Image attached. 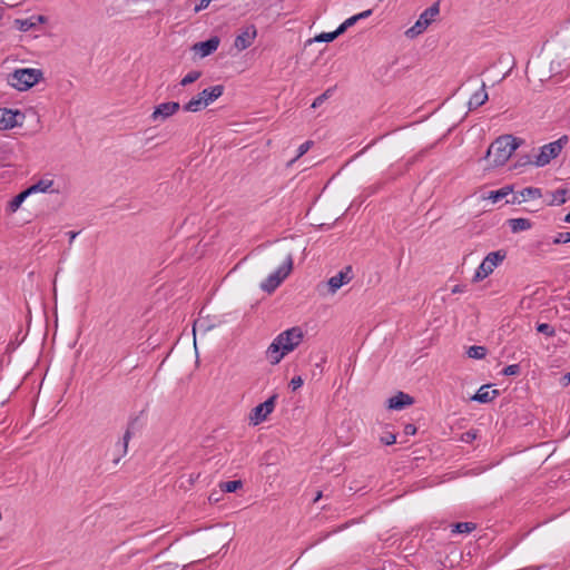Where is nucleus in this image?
Listing matches in <instances>:
<instances>
[{
	"label": "nucleus",
	"instance_id": "9d476101",
	"mask_svg": "<svg viewBox=\"0 0 570 570\" xmlns=\"http://www.w3.org/2000/svg\"><path fill=\"white\" fill-rule=\"evenodd\" d=\"M257 36V29L254 24L244 28L239 35L236 36L234 47L238 51H243L252 46Z\"/></svg>",
	"mask_w": 570,
	"mask_h": 570
},
{
	"label": "nucleus",
	"instance_id": "5701e85b",
	"mask_svg": "<svg viewBox=\"0 0 570 570\" xmlns=\"http://www.w3.org/2000/svg\"><path fill=\"white\" fill-rule=\"evenodd\" d=\"M512 191H513V186L507 185L498 190L490 191L488 198L491 199L493 203H497V202L503 199L504 197H507Z\"/></svg>",
	"mask_w": 570,
	"mask_h": 570
},
{
	"label": "nucleus",
	"instance_id": "473e14b6",
	"mask_svg": "<svg viewBox=\"0 0 570 570\" xmlns=\"http://www.w3.org/2000/svg\"><path fill=\"white\" fill-rule=\"evenodd\" d=\"M537 331L541 334H544L546 336H553L556 331L553 326H551L548 323H540L537 325Z\"/></svg>",
	"mask_w": 570,
	"mask_h": 570
},
{
	"label": "nucleus",
	"instance_id": "a211bd4d",
	"mask_svg": "<svg viewBox=\"0 0 570 570\" xmlns=\"http://www.w3.org/2000/svg\"><path fill=\"white\" fill-rule=\"evenodd\" d=\"M489 99L488 92L485 91V83L482 82L480 90L475 91L469 100V110H474L484 105Z\"/></svg>",
	"mask_w": 570,
	"mask_h": 570
},
{
	"label": "nucleus",
	"instance_id": "c03bdc74",
	"mask_svg": "<svg viewBox=\"0 0 570 570\" xmlns=\"http://www.w3.org/2000/svg\"><path fill=\"white\" fill-rule=\"evenodd\" d=\"M212 0H200L199 3L195 7V12H199L204 9H206Z\"/></svg>",
	"mask_w": 570,
	"mask_h": 570
},
{
	"label": "nucleus",
	"instance_id": "0eeeda50",
	"mask_svg": "<svg viewBox=\"0 0 570 570\" xmlns=\"http://www.w3.org/2000/svg\"><path fill=\"white\" fill-rule=\"evenodd\" d=\"M293 269V257L288 254L285 262L278 267L277 271L272 273L261 285L262 289L272 293L281 283L289 275Z\"/></svg>",
	"mask_w": 570,
	"mask_h": 570
},
{
	"label": "nucleus",
	"instance_id": "f257e3e1",
	"mask_svg": "<svg viewBox=\"0 0 570 570\" xmlns=\"http://www.w3.org/2000/svg\"><path fill=\"white\" fill-rule=\"evenodd\" d=\"M521 144L522 139L512 135L500 136L488 148L485 158L493 155L492 166H503Z\"/></svg>",
	"mask_w": 570,
	"mask_h": 570
},
{
	"label": "nucleus",
	"instance_id": "3c124183",
	"mask_svg": "<svg viewBox=\"0 0 570 570\" xmlns=\"http://www.w3.org/2000/svg\"><path fill=\"white\" fill-rule=\"evenodd\" d=\"M78 234H79V232H73V230H71V232H69V233H68V236H69V243H70V244L72 243V240L76 238V236H77Z\"/></svg>",
	"mask_w": 570,
	"mask_h": 570
},
{
	"label": "nucleus",
	"instance_id": "58836bf2",
	"mask_svg": "<svg viewBox=\"0 0 570 570\" xmlns=\"http://www.w3.org/2000/svg\"><path fill=\"white\" fill-rule=\"evenodd\" d=\"M533 160L534 159H532L531 156L529 155L520 156L517 163L514 164V168L533 165Z\"/></svg>",
	"mask_w": 570,
	"mask_h": 570
},
{
	"label": "nucleus",
	"instance_id": "13d9d810",
	"mask_svg": "<svg viewBox=\"0 0 570 570\" xmlns=\"http://www.w3.org/2000/svg\"><path fill=\"white\" fill-rule=\"evenodd\" d=\"M452 292H453V293H459V292H461L460 286H459V285L454 286V288L452 289Z\"/></svg>",
	"mask_w": 570,
	"mask_h": 570
},
{
	"label": "nucleus",
	"instance_id": "c756f323",
	"mask_svg": "<svg viewBox=\"0 0 570 570\" xmlns=\"http://www.w3.org/2000/svg\"><path fill=\"white\" fill-rule=\"evenodd\" d=\"M202 76V72L199 70H193L190 72H188L181 80H180V85L181 86H188L193 82H195L196 80H198Z\"/></svg>",
	"mask_w": 570,
	"mask_h": 570
},
{
	"label": "nucleus",
	"instance_id": "6e6d98bb",
	"mask_svg": "<svg viewBox=\"0 0 570 570\" xmlns=\"http://www.w3.org/2000/svg\"><path fill=\"white\" fill-rule=\"evenodd\" d=\"M563 220L570 224V212L564 216Z\"/></svg>",
	"mask_w": 570,
	"mask_h": 570
},
{
	"label": "nucleus",
	"instance_id": "72a5a7b5",
	"mask_svg": "<svg viewBox=\"0 0 570 570\" xmlns=\"http://www.w3.org/2000/svg\"><path fill=\"white\" fill-rule=\"evenodd\" d=\"M501 373L505 376L519 375L521 373V367L519 364L508 365L502 370Z\"/></svg>",
	"mask_w": 570,
	"mask_h": 570
},
{
	"label": "nucleus",
	"instance_id": "4c0bfd02",
	"mask_svg": "<svg viewBox=\"0 0 570 570\" xmlns=\"http://www.w3.org/2000/svg\"><path fill=\"white\" fill-rule=\"evenodd\" d=\"M16 24H18V29L21 31H29L35 26L29 19H17Z\"/></svg>",
	"mask_w": 570,
	"mask_h": 570
},
{
	"label": "nucleus",
	"instance_id": "4be33fe9",
	"mask_svg": "<svg viewBox=\"0 0 570 570\" xmlns=\"http://www.w3.org/2000/svg\"><path fill=\"white\" fill-rule=\"evenodd\" d=\"M451 532L454 534L470 533L476 529V524L473 522H458L451 524Z\"/></svg>",
	"mask_w": 570,
	"mask_h": 570
},
{
	"label": "nucleus",
	"instance_id": "423d86ee",
	"mask_svg": "<svg viewBox=\"0 0 570 570\" xmlns=\"http://www.w3.org/2000/svg\"><path fill=\"white\" fill-rule=\"evenodd\" d=\"M440 13V1L434 2L431 7L425 9L410 29L405 31L406 37L413 39L423 33L428 27L435 20Z\"/></svg>",
	"mask_w": 570,
	"mask_h": 570
},
{
	"label": "nucleus",
	"instance_id": "e433bc0d",
	"mask_svg": "<svg viewBox=\"0 0 570 570\" xmlns=\"http://www.w3.org/2000/svg\"><path fill=\"white\" fill-rule=\"evenodd\" d=\"M313 144H314V142H313L312 140H307V141H305L304 144H302V145L298 147V149H297V155H296V157L292 160V163H293V161H295V160H297L298 158H301L303 155H305V154L309 150V148L313 146Z\"/></svg>",
	"mask_w": 570,
	"mask_h": 570
},
{
	"label": "nucleus",
	"instance_id": "393cba45",
	"mask_svg": "<svg viewBox=\"0 0 570 570\" xmlns=\"http://www.w3.org/2000/svg\"><path fill=\"white\" fill-rule=\"evenodd\" d=\"M28 193L27 190H22L20 191L18 195H16L8 204V210L10 213H14L19 209V207L21 206V204L24 202V199L28 197Z\"/></svg>",
	"mask_w": 570,
	"mask_h": 570
},
{
	"label": "nucleus",
	"instance_id": "a19ab883",
	"mask_svg": "<svg viewBox=\"0 0 570 570\" xmlns=\"http://www.w3.org/2000/svg\"><path fill=\"white\" fill-rule=\"evenodd\" d=\"M380 440L385 445H392L396 442V434L387 432L384 435H382Z\"/></svg>",
	"mask_w": 570,
	"mask_h": 570
},
{
	"label": "nucleus",
	"instance_id": "79ce46f5",
	"mask_svg": "<svg viewBox=\"0 0 570 570\" xmlns=\"http://www.w3.org/2000/svg\"><path fill=\"white\" fill-rule=\"evenodd\" d=\"M303 385V379L299 375L294 376L289 382V387L294 392Z\"/></svg>",
	"mask_w": 570,
	"mask_h": 570
},
{
	"label": "nucleus",
	"instance_id": "864d4df0",
	"mask_svg": "<svg viewBox=\"0 0 570 570\" xmlns=\"http://www.w3.org/2000/svg\"><path fill=\"white\" fill-rule=\"evenodd\" d=\"M520 202H521V200H519V199L517 198V196H514L511 200H508L507 203H509V204H515V203H520Z\"/></svg>",
	"mask_w": 570,
	"mask_h": 570
},
{
	"label": "nucleus",
	"instance_id": "ea45409f",
	"mask_svg": "<svg viewBox=\"0 0 570 570\" xmlns=\"http://www.w3.org/2000/svg\"><path fill=\"white\" fill-rule=\"evenodd\" d=\"M478 436L476 431L469 430L461 435V441L464 443H472Z\"/></svg>",
	"mask_w": 570,
	"mask_h": 570
},
{
	"label": "nucleus",
	"instance_id": "a18cd8bd",
	"mask_svg": "<svg viewBox=\"0 0 570 570\" xmlns=\"http://www.w3.org/2000/svg\"><path fill=\"white\" fill-rule=\"evenodd\" d=\"M212 326H207L205 321L203 320H197L195 323H194V331H196L197 328H202L204 331L206 330H209Z\"/></svg>",
	"mask_w": 570,
	"mask_h": 570
},
{
	"label": "nucleus",
	"instance_id": "412c9836",
	"mask_svg": "<svg viewBox=\"0 0 570 570\" xmlns=\"http://www.w3.org/2000/svg\"><path fill=\"white\" fill-rule=\"evenodd\" d=\"M53 185L52 179H40L36 184H32L28 188H26L28 195L35 194V193H46L48 191L51 186Z\"/></svg>",
	"mask_w": 570,
	"mask_h": 570
},
{
	"label": "nucleus",
	"instance_id": "6ab92c4d",
	"mask_svg": "<svg viewBox=\"0 0 570 570\" xmlns=\"http://www.w3.org/2000/svg\"><path fill=\"white\" fill-rule=\"evenodd\" d=\"M570 198V190L567 188H559L551 193V200L548 203L549 206H559L564 204Z\"/></svg>",
	"mask_w": 570,
	"mask_h": 570
},
{
	"label": "nucleus",
	"instance_id": "6e6552de",
	"mask_svg": "<svg viewBox=\"0 0 570 570\" xmlns=\"http://www.w3.org/2000/svg\"><path fill=\"white\" fill-rule=\"evenodd\" d=\"M277 400V394L272 395L268 397L265 402L256 405L250 413V422L254 425H258L259 423L264 422L267 416L274 411L275 403Z\"/></svg>",
	"mask_w": 570,
	"mask_h": 570
},
{
	"label": "nucleus",
	"instance_id": "f8f14e48",
	"mask_svg": "<svg viewBox=\"0 0 570 570\" xmlns=\"http://www.w3.org/2000/svg\"><path fill=\"white\" fill-rule=\"evenodd\" d=\"M220 43V39L217 36H213L205 41H199L193 45L191 50L198 53L202 58L214 53Z\"/></svg>",
	"mask_w": 570,
	"mask_h": 570
},
{
	"label": "nucleus",
	"instance_id": "4468645a",
	"mask_svg": "<svg viewBox=\"0 0 570 570\" xmlns=\"http://www.w3.org/2000/svg\"><path fill=\"white\" fill-rule=\"evenodd\" d=\"M413 403L414 399L411 395L404 392H397L394 396L389 399L387 406L391 410H402Z\"/></svg>",
	"mask_w": 570,
	"mask_h": 570
},
{
	"label": "nucleus",
	"instance_id": "20e7f679",
	"mask_svg": "<svg viewBox=\"0 0 570 570\" xmlns=\"http://www.w3.org/2000/svg\"><path fill=\"white\" fill-rule=\"evenodd\" d=\"M568 136L563 135L556 141L542 146L539 154L534 156L533 165L544 167L550 164L552 159H556L560 155L562 148L568 144Z\"/></svg>",
	"mask_w": 570,
	"mask_h": 570
},
{
	"label": "nucleus",
	"instance_id": "7ed1b4c3",
	"mask_svg": "<svg viewBox=\"0 0 570 570\" xmlns=\"http://www.w3.org/2000/svg\"><path fill=\"white\" fill-rule=\"evenodd\" d=\"M42 77L43 73L40 69L22 68L8 76V83L19 91H24L38 83Z\"/></svg>",
	"mask_w": 570,
	"mask_h": 570
},
{
	"label": "nucleus",
	"instance_id": "603ef678",
	"mask_svg": "<svg viewBox=\"0 0 570 570\" xmlns=\"http://www.w3.org/2000/svg\"><path fill=\"white\" fill-rule=\"evenodd\" d=\"M175 350H176V345H174L169 351L164 352L163 354H165L166 357H169L175 352Z\"/></svg>",
	"mask_w": 570,
	"mask_h": 570
},
{
	"label": "nucleus",
	"instance_id": "8fccbe9b",
	"mask_svg": "<svg viewBox=\"0 0 570 570\" xmlns=\"http://www.w3.org/2000/svg\"><path fill=\"white\" fill-rule=\"evenodd\" d=\"M371 14H372V9H368V10H365V11H363L361 13L355 14V16L358 17V20H361V19L370 17Z\"/></svg>",
	"mask_w": 570,
	"mask_h": 570
},
{
	"label": "nucleus",
	"instance_id": "bf43d9fd",
	"mask_svg": "<svg viewBox=\"0 0 570 570\" xmlns=\"http://www.w3.org/2000/svg\"><path fill=\"white\" fill-rule=\"evenodd\" d=\"M38 355L41 356V353H42V345L38 346Z\"/></svg>",
	"mask_w": 570,
	"mask_h": 570
},
{
	"label": "nucleus",
	"instance_id": "aec40b11",
	"mask_svg": "<svg viewBox=\"0 0 570 570\" xmlns=\"http://www.w3.org/2000/svg\"><path fill=\"white\" fill-rule=\"evenodd\" d=\"M508 225L512 233L528 230L532 227V223L528 218H511L508 220Z\"/></svg>",
	"mask_w": 570,
	"mask_h": 570
},
{
	"label": "nucleus",
	"instance_id": "7c9ffc66",
	"mask_svg": "<svg viewBox=\"0 0 570 570\" xmlns=\"http://www.w3.org/2000/svg\"><path fill=\"white\" fill-rule=\"evenodd\" d=\"M487 353L488 350L485 346L473 345L468 348L466 356H485Z\"/></svg>",
	"mask_w": 570,
	"mask_h": 570
},
{
	"label": "nucleus",
	"instance_id": "5fc2aeb1",
	"mask_svg": "<svg viewBox=\"0 0 570 570\" xmlns=\"http://www.w3.org/2000/svg\"><path fill=\"white\" fill-rule=\"evenodd\" d=\"M321 498H322V492H321V491H318V492L316 493V497L314 498V502H317Z\"/></svg>",
	"mask_w": 570,
	"mask_h": 570
},
{
	"label": "nucleus",
	"instance_id": "1a4fd4ad",
	"mask_svg": "<svg viewBox=\"0 0 570 570\" xmlns=\"http://www.w3.org/2000/svg\"><path fill=\"white\" fill-rule=\"evenodd\" d=\"M353 278V269L352 266H346L342 271L338 272L335 276H332L325 287H327V293L334 294L336 293L343 285L350 283Z\"/></svg>",
	"mask_w": 570,
	"mask_h": 570
},
{
	"label": "nucleus",
	"instance_id": "4d7b16f0",
	"mask_svg": "<svg viewBox=\"0 0 570 570\" xmlns=\"http://www.w3.org/2000/svg\"><path fill=\"white\" fill-rule=\"evenodd\" d=\"M282 361V358H273L272 364L276 365Z\"/></svg>",
	"mask_w": 570,
	"mask_h": 570
},
{
	"label": "nucleus",
	"instance_id": "052dcab7",
	"mask_svg": "<svg viewBox=\"0 0 570 570\" xmlns=\"http://www.w3.org/2000/svg\"><path fill=\"white\" fill-rule=\"evenodd\" d=\"M195 365H196V367L199 366V357H196Z\"/></svg>",
	"mask_w": 570,
	"mask_h": 570
},
{
	"label": "nucleus",
	"instance_id": "c9c22d12",
	"mask_svg": "<svg viewBox=\"0 0 570 570\" xmlns=\"http://www.w3.org/2000/svg\"><path fill=\"white\" fill-rule=\"evenodd\" d=\"M570 243V232H561L553 238L552 244H567Z\"/></svg>",
	"mask_w": 570,
	"mask_h": 570
},
{
	"label": "nucleus",
	"instance_id": "39448f33",
	"mask_svg": "<svg viewBox=\"0 0 570 570\" xmlns=\"http://www.w3.org/2000/svg\"><path fill=\"white\" fill-rule=\"evenodd\" d=\"M507 257V250L499 249L495 252L489 253L480 266L476 268L475 274L473 276V282H480L487 278L495 267H498Z\"/></svg>",
	"mask_w": 570,
	"mask_h": 570
},
{
	"label": "nucleus",
	"instance_id": "a878e982",
	"mask_svg": "<svg viewBox=\"0 0 570 570\" xmlns=\"http://www.w3.org/2000/svg\"><path fill=\"white\" fill-rule=\"evenodd\" d=\"M205 107H206V105L204 104V101L200 99V97L198 95L197 97H193L187 104H185L183 106V109L185 111L197 112Z\"/></svg>",
	"mask_w": 570,
	"mask_h": 570
},
{
	"label": "nucleus",
	"instance_id": "f03ea898",
	"mask_svg": "<svg viewBox=\"0 0 570 570\" xmlns=\"http://www.w3.org/2000/svg\"><path fill=\"white\" fill-rule=\"evenodd\" d=\"M303 341V331L298 326L288 328L277 335V337L267 347V354H278V356H285L293 352Z\"/></svg>",
	"mask_w": 570,
	"mask_h": 570
},
{
	"label": "nucleus",
	"instance_id": "09e8293b",
	"mask_svg": "<svg viewBox=\"0 0 570 570\" xmlns=\"http://www.w3.org/2000/svg\"><path fill=\"white\" fill-rule=\"evenodd\" d=\"M560 384H561L563 387H567V386L570 384V372H568L567 374H564V375L560 379Z\"/></svg>",
	"mask_w": 570,
	"mask_h": 570
},
{
	"label": "nucleus",
	"instance_id": "37998d69",
	"mask_svg": "<svg viewBox=\"0 0 570 570\" xmlns=\"http://www.w3.org/2000/svg\"><path fill=\"white\" fill-rule=\"evenodd\" d=\"M220 490L219 491H213L209 497H208V501L209 503H217L220 501Z\"/></svg>",
	"mask_w": 570,
	"mask_h": 570
},
{
	"label": "nucleus",
	"instance_id": "ddd939ff",
	"mask_svg": "<svg viewBox=\"0 0 570 570\" xmlns=\"http://www.w3.org/2000/svg\"><path fill=\"white\" fill-rule=\"evenodd\" d=\"M180 109V105L177 101H168L163 102L155 107L154 112L151 114L150 118L156 121L157 119L165 120L168 117L173 116Z\"/></svg>",
	"mask_w": 570,
	"mask_h": 570
},
{
	"label": "nucleus",
	"instance_id": "b1692460",
	"mask_svg": "<svg viewBox=\"0 0 570 570\" xmlns=\"http://www.w3.org/2000/svg\"><path fill=\"white\" fill-rule=\"evenodd\" d=\"M242 488V480L223 481L219 483V490L222 493H232Z\"/></svg>",
	"mask_w": 570,
	"mask_h": 570
},
{
	"label": "nucleus",
	"instance_id": "f3484780",
	"mask_svg": "<svg viewBox=\"0 0 570 570\" xmlns=\"http://www.w3.org/2000/svg\"><path fill=\"white\" fill-rule=\"evenodd\" d=\"M137 422H138V417H134L129 421L127 430L122 436V440L120 442H118V444L121 445V454L114 459L115 464H118L120 461V456L125 455L127 453L128 443H129L130 439L132 438V429L135 428Z\"/></svg>",
	"mask_w": 570,
	"mask_h": 570
},
{
	"label": "nucleus",
	"instance_id": "c85d7f7f",
	"mask_svg": "<svg viewBox=\"0 0 570 570\" xmlns=\"http://www.w3.org/2000/svg\"><path fill=\"white\" fill-rule=\"evenodd\" d=\"M340 35H342L341 32H338V28L333 31V32H322L320 35H317L314 40L317 41V42H332L333 40H335Z\"/></svg>",
	"mask_w": 570,
	"mask_h": 570
},
{
	"label": "nucleus",
	"instance_id": "f704fd0d",
	"mask_svg": "<svg viewBox=\"0 0 570 570\" xmlns=\"http://www.w3.org/2000/svg\"><path fill=\"white\" fill-rule=\"evenodd\" d=\"M358 21V17L353 16L346 19L343 23H341L338 28V32L344 33L350 27L354 26Z\"/></svg>",
	"mask_w": 570,
	"mask_h": 570
},
{
	"label": "nucleus",
	"instance_id": "de8ad7c7",
	"mask_svg": "<svg viewBox=\"0 0 570 570\" xmlns=\"http://www.w3.org/2000/svg\"><path fill=\"white\" fill-rule=\"evenodd\" d=\"M157 568L160 570H176L178 568V564L167 562V563L158 566Z\"/></svg>",
	"mask_w": 570,
	"mask_h": 570
},
{
	"label": "nucleus",
	"instance_id": "cd10ccee",
	"mask_svg": "<svg viewBox=\"0 0 570 570\" xmlns=\"http://www.w3.org/2000/svg\"><path fill=\"white\" fill-rule=\"evenodd\" d=\"M520 195L523 199H525V198L535 199V198L542 197V191L538 187H527L520 191Z\"/></svg>",
	"mask_w": 570,
	"mask_h": 570
},
{
	"label": "nucleus",
	"instance_id": "bb28decb",
	"mask_svg": "<svg viewBox=\"0 0 570 570\" xmlns=\"http://www.w3.org/2000/svg\"><path fill=\"white\" fill-rule=\"evenodd\" d=\"M29 343L23 338L21 342H17V340H11L6 346H4V350L2 351V355H7V356H10L18 347H22V351L26 350L27 345Z\"/></svg>",
	"mask_w": 570,
	"mask_h": 570
},
{
	"label": "nucleus",
	"instance_id": "49530a36",
	"mask_svg": "<svg viewBox=\"0 0 570 570\" xmlns=\"http://www.w3.org/2000/svg\"><path fill=\"white\" fill-rule=\"evenodd\" d=\"M404 433L406 435H414L416 433V426L414 424H406L404 426Z\"/></svg>",
	"mask_w": 570,
	"mask_h": 570
},
{
	"label": "nucleus",
	"instance_id": "2eb2a0df",
	"mask_svg": "<svg viewBox=\"0 0 570 570\" xmlns=\"http://www.w3.org/2000/svg\"><path fill=\"white\" fill-rule=\"evenodd\" d=\"M490 387V384L482 385L478 390V392L471 397V400L482 404L493 401L500 394V392L499 390L489 391Z\"/></svg>",
	"mask_w": 570,
	"mask_h": 570
},
{
	"label": "nucleus",
	"instance_id": "9b49d317",
	"mask_svg": "<svg viewBox=\"0 0 570 570\" xmlns=\"http://www.w3.org/2000/svg\"><path fill=\"white\" fill-rule=\"evenodd\" d=\"M19 118H23V115L19 110L0 108V129L8 130L14 128L20 125Z\"/></svg>",
	"mask_w": 570,
	"mask_h": 570
},
{
	"label": "nucleus",
	"instance_id": "2f4dec72",
	"mask_svg": "<svg viewBox=\"0 0 570 570\" xmlns=\"http://www.w3.org/2000/svg\"><path fill=\"white\" fill-rule=\"evenodd\" d=\"M333 90V88H328L327 90H325L322 95L314 99L311 107L314 109L318 108L327 98L332 96Z\"/></svg>",
	"mask_w": 570,
	"mask_h": 570
},
{
	"label": "nucleus",
	"instance_id": "dca6fc26",
	"mask_svg": "<svg viewBox=\"0 0 570 570\" xmlns=\"http://www.w3.org/2000/svg\"><path fill=\"white\" fill-rule=\"evenodd\" d=\"M224 86L223 85H216L209 88L204 89L198 95L200 99L204 101L206 106H208L210 102L218 99L223 92H224Z\"/></svg>",
	"mask_w": 570,
	"mask_h": 570
}]
</instances>
